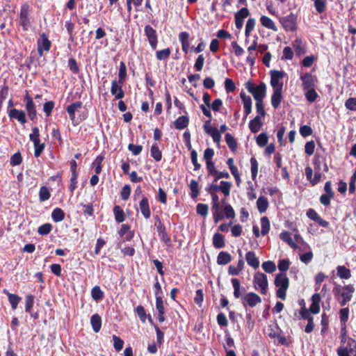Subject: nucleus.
<instances>
[{"label": "nucleus", "instance_id": "obj_1", "mask_svg": "<svg viewBox=\"0 0 356 356\" xmlns=\"http://www.w3.org/2000/svg\"><path fill=\"white\" fill-rule=\"evenodd\" d=\"M241 291H234V294L236 298L241 297L242 304L245 307L247 306L253 307L261 302V298L257 294L251 292L243 295Z\"/></svg>", "mask_w": 356, "mask_h": 356}, {"label": "nucleus", "instance_id": "obj_2", "mask_svg": "<svg viewBox=\"0 0 356 356\" xmlns=\"http://www.w3.org/2000/svg\"><path fill=\"white\" fill-rule=\"evenodd\" d=\"M245 88L251 93L256 102L263 101L266 92V84L263 82L255 86L254 83L248 81L245 83Z\"/></svg>", "mask_w": 356, "mask_h": 356}, {"label": "nucleus", "instance_id": "obj_3", "mask_svg": "<svg viewBox=\"0 0 356 356\" xmlns=\"http://www.w3.org/2000/svg\"><path fill=\"white\" fill-rule=\"evenodd\" d=\"M214 182L210 185H208L205 190L208 193H217L218 191H220L225 197H227L230 194L232 188V183L227 181H221L220 185H218Z\"/></svg>", "mask_w": 356, "mask_h": 356}, {"label": "nucleus", "instance_id": "obj_4", "mask_svg": "<svg viewBox=\"0 0 356 356\" xmlns=\"http://www.w3.org/2000/svg\"><path fill=\"white\" fill-rule=\"evenodd\" d=\"M30 6L28 3H24L21 6L20 12L19 15V24L22 26L24 31H28L31 24V21L29 17Z\"/></svg>", "mask_w": 356, "mask_h": 356}, {"label": "nucleus", "instance_id": "obj_5", "mask_svg": "<svg viewBox=\"0 0 356 356\" xmlns=\"http://www.w3.org/2000/svg\"><path fill=\"white\" fill-rule=\"evenodd\" d=\"M346 343V345L341 344L337 348L338 356H356V340L349 338Z\"/></svg>", "mask_w": 356, "mask_h": 356}, {"label": "nucleus", "instance_id": "obj_6", "mask_svg": "<svg viewBox=\"0 0 356 356\" xmlns=\"http://www.w3.org/2000/svg\"><path fill=\"white\" fill-rule=\"evenodd\" d=\"M280 22L286 31L293 32L297 30V16L292 13L281 17Z\"/></svg>", "mask_w": 356, "mask_h": 356}, {"label": "nucleus", "instance_id": "obj_7", "mask_svg": "<svg viewBox=\"0 0 356 356\" xmlns=\"http://www.w3.org/2000/svg\"><path fill=\"white\" fill-rule=\"evenodd\" d=\"M23 100L25 103V108L27 111L29 118L32 121L35 120L37 116V111L32 97L29 95L28 92H26L24 97Z\"/></svg>", "mask_w": 356, "mask_h": 356}, {"label": "nucleus", "instance_id": "obj_8", "mask_svg": "<svg viewBox=\"0 0 356 356\" xmlns=\"http://www.w3.org/2000/svg\"><path fill=\"white\" fill-rule=\"evenodd\" d=\"M270 86L273 88V90L280 88L282 86V88H283V82L280 81L282 80L286 75V73L283 71L278 70H271L270 72Z\"/></svg>", "mask_w": 356, "mask_h": 356}, {"label": "nucleus", "instance_id": "obj_9", "mask_svg": "<svg viewBox=\"0 0 356 356\" xmlns=\"http://www.w3.org/2000/svg\"><path fill=\"white\" fill-rule=\"evenodd\" d=\"M144 33L147 38L148 42L153 50H155L158 44V35L156 31L150 25H146L144 29Z\"/></svg>", "mask_w": 356, "mask_h": 356}, {"label": "nucleus", "instance_id": "obj_10", "mask_svg": "<svg viewBox=\"0 0 356 356\" xmlns=\"http://www.w3.org/2000/svg\"><path fill=\"white\" fill-rule=\"evenodd\" d=\"M300 80L302 81V87L303 90L315 88L318 81L316 76L312 75L309 72H306L302 74L300 76Z\"/></svg>", "mask_w": 356, "mask_h": 356}, {"label": "nucleus", "instance_id": "obj_11", "mask_svg": "<svg viewBox=\"0 0 356 356\" xmlns=\"http://www.w3.org/2000/svg\"><path fill=\"white\" fill-rule=\"evenodd\" d=\"M51 41L48 39L47 35L43 33L40 35L38 41V52L40 56H43V51H48L51 48Z\"/></svg>", "mask_w": 356, "mask_h": 356}, {"label": "nucleus", "instance_id": "obj_12", "mask_svg": "<svg viewBox=\"0 0 356 356\" xmlns=\"http://www.w3.org/2000/svg\"><path fill=\"white\" fill-rule=\"evenodd\" d=\"M249 15V10L246 7L241 8L238 12L235 13V26L237 29L240 30L242 29L243 25V20L248 17Z\"/></svg>", "mask_w": 356, "mask_h": 356}, {"label": "nucleus", "instance_id": "obj_13", "mask_svg": "<svg viewBox=\"0 0 356 356\" xmlns=\"http://www.w3.org/2000/svg\"><path fill=\"white\" fill-rule=\"evenodd\" d=\"M122 83H119V81H112L111 93L115 96V99H122L124 97V92L122 89Z\"/></svg>", "mask_w": 356, "mask_h": 356}, {"label": "nucleus", "instance_id": "obj_14", "mask_svg": "<svg viewBox=\"0 0 356 356\" xmlns=\"http://www.w3.org/2000/svg\"><path fill=\"white\" fill-rule=\"evenodd\" d=\"M8 114L10 118L16 119L22 124H24L27 122L26 118V113L23 110L11 108L8 111Z\"/></svg>", "mask_w": 356, "mask_h": 356}, {"label": "nucleus", "instance_id": "obj_15", "mask_svg": "<svg viewBox=\"0 0 356 356\" xmlns=\"http://www.w3.org/2000/svg\"><path fill=\"white\" fill-rule=\"evenodd\" d=\"M157 227V232L161 240L167 245L171 246V239L170 237L166 232L165 227L163 225L161 222L159 220V224H155Z\"/></svg>", "mask_w": 356, "mask_h": 356}, {"label": "nucleus", "instance_id": "obj_16", "mask_svg": "<svg viewBox=\"0 0 356 356\" xmlns=\"http://www.w3.org/2000/svg\"><path fill=\"white\" fill-rule=\"evenodd\" d=\"M275 284L278 289H287L289 287V279L286 274L280 273L276 275L275 279Z\"/></svg>", "mask_w": 356, "mask_h": 356}, {"label": "nucleus", "instance_id": "obj_17", "mask_svg": "<svg viewBox=\"0 0 356 356\" xmlns=\"http://www.w3.org/2000/svg\"><path fill=\"white\" fill-rule=\"evenodd\" d=\"M254 283L255 286H258L260 289H267V276L262 273H257L254 276Z\"/></svg>", "mask_w": 356, "mask_h": 356}, {"label": "nucleus", "instance_id": "obj_18", "mask_svg": "<svg viewBox=\"0 0 356 356\" xmlns=\"http://www.w3.org/2000/svg\"><path fill=\"white\" fill-rule=\"evenodd\" d=\"M283 99L282 86L280 88L273 90V93L271 96V104L273 107L276 109L277 108Z\"/></svg>", "mask_w": 356, "mask_h": 356}, {"label": "nucleus", "instance_id": "obj_19", "mask_svg": "<svg viewBox=\"0 0 356 356\" xmlns=\"http://www.w3.org/2000/svg\"><path fill=\"white\" fill-rule=\"evenodd\" d=\"M139 208L144 218L149 219L151 216V211L149 200L146 197H143L139 202Z\"/></svg>", "mask_w": 356, "mask_h": 356}, {"label": "nucleus", "instance_id": "obj_20", "mask_svg": "<svg viewBox=\"0 0 356 356\" xmlns=\"http://www.w3.org/2000/svg\"><path fill=\"white\" fill-rule=\"evenodd\" d=\"M189 33L183 31L179 34V40L181 43V48L185 54H188L190 47Z\"/></svg>", "mask_w": 356, "mask_h": 356}, {"label": "nucleus", "instance_id": "obj_21", "mask_svg": "<svg viewBox=\"0 0 356 356\" xmlns=\"http://www.w3.org/2000/svg\"><path fill=\"white\" fill-rule=\"evenodd\" d=\"M245 259L249 266L256 269L259 266V259L256 257L254 252L249 251L245 254Z\"/></svg>", "mask_w": 356, "mask_h": 356}, {"label": "nucleus", "instance_id": "obj_22", "mask_svg": "<svg viewBox=\"0 0 356 356\" xmlns=\"http://www.w3.org/2000/svg\"><path fill=\"white\" fill-rule=\"evenodd\" d=\"M262 125L261 118L259 115H257L250 121L249 128L252 133L255 134L260 130Z\"/></svg>", "mask_w": 356, "mask_h": 356}, {"label": "nucleus", "instance_id": "obj_23", "mask_svg": "<svg viewBox=\"0 0 356 356\" xmlns=\"http://www.w3.org/2000/svg\"><path fill=\"white\" fill-rule=\"evenodd\" d=\"M188 124L189 118L187 115H181L174 122V125L178 130H181L186 128Z\"/></svg>", "mask_w": 356, "mask_h": 356}, {"label": "nucleus", "instance_id": "obj_24", "mask_svg": "<svg viewBox=\"0 0 356 356\" xmlns=\"http://www.w3.org/2000/svg\"><path fill=\"white\" fill-rule=\"evenodd\" d=\"M82 102H74L71 104H70L66 110H67V112L69 114V116H70V118L72 121H74V119H75V112L76 111H77L79 108H81L82 107Z\"/></svg>", "mask_w": 356, "mask_h": 356}, {"label": "nucleus", "instance_id": "obj_25", "mask_svg": "<svg viewBox=\"0 0 356 356\" xmlns=\"http://www.w3.org/2000/svg\"><path fill=\"white\" fill-rule=\"evenodd\" d=\"M280 238L281 240L286 243L291 248L294 250H296L298 246L294 241H293L291 234L287 231H284L280 234Z\"/></svg>", "mask_w": 356, "mask_h": 356}, {"label": "nucleus", "instance_id": "obj_26", "mask_svg": "<svg viewBox=\"0 0 356 356\" xmlns=\"http://www.w3.org/2000/svg\"><path fill=\"white\" fill-rule=\"evenodd\" d=\"M90 323L95 332H99L102 327V318L98 314H93L90 318Z\"/></svg>", "mask_w": 356, "mask_h": 356}, {"label": "nucleus", "instance_id": "obj_27", "mask_svg": "<svg viewBox=\"0 0 356 356\" xmlns=\"http://www.w3.org/2000/svg\"><path fill=\"white\" fill-rule=\"evenodd\" d=\"M260 22L262 26H264V27H266L268 29H271L274 31H277V28L275 26L274 22L270 17H268L267 16L262 15L260 17Z\"/></svg>", "mask_w": 356, "mask_h": 356}, {"label": "nucleus", "instance_id": "obj_28", "mask_svg": "<svg viewBox=\"0 0 356 356\" xmlns=\"http://www.w3.org/2000/svg\"><path fill=\"white\" fill-rule=\"evenodd\" d=\"M232 261V256L227 252H220L217 257V263L218 265H225Z\"/></svg>", "mask_w": 356, "mask_h": 356}, {"label": "nucleus", "instance_id": "obj_29", "mask_svg": "<svg viewBox=\"0 0 356 356\" xmlns=\"http://www.w3.org/2000/svg\"><path fill=\"white\" fill-rule=\"evenodd\" d=\"M213 245L217 249L223 248L225 245L224 236L220 233L214 234L213 236Z\"/></svg>", "mask_w": 356, "mask_h": 356}, {"label": "nucleus", "instance_id": "obj_30", "mask_svg": "<svg viewBox=\"0 0 356 356\" xmlns=\"http://www.w3.org/2000/svg\"><path fill=\"white\" fill-rule=\"evenodd\" d=\"M268 204L267 198L264 196H260L257 201V207L261 213L266 211Z\"/></svg>", "mask_w": 356, "mask_h": 356}, {"label": "nucleus", "instance_id": "obj_31", "mask_svg": "<svg viewBox=\"0 0 356 356\" xmlns=\"http://www.w3.org/2000/svg\"><path fill=\"white\" fill-rule=\"evenodd\" d=\"M337 274L341 279L347 280L350 277V270L344 266H338L337 267Z\"/></svg>", "mask_w": 356, "mask_h": 356}, {"label": "nucleus", "instance_id": "obj_32", "mask_svg": "<svg viewBox=\"0 0 356 356\" xmlns=\"http://www.w3.org/2000/svg\"><path fill=\"white\" fill-rule=\"evenodd\" d=\"M225 142L231 151L235 152L237 149V143L233 136L227 133L225 136Z\"/></svg>", "mask_w": 356, "mask_h": 356}, {"label": "nucleus", "instance_id": "obj_33", "mask_svg": "<svg viewBox=\"0 0 356 356\" xmlns=\"http://www.w3.org/2000/svg\"><path fill=\"white\" fill-rule=\"evenodd\" d=\"M52 220L55 222H61L65 218V213L60 208H56L51 213Z\"/></svg>", "mask_w": 356, "mask_h": 356}, {"label": "nucleus", "instance_id": "obj_34", "mask_svg": "<svg viewBox=\"0 0 356 356\" xmlns=\"http://www.w3.org/2000/svg\"><path fill=\"white\" fill-rule=\"evenodd\" d=\"M113 213L117 222H122L124 220V213L120 206L115 205L113 207Z\"/></svg>", "mask_w": 356, "mask_h": 356}, {"label": "nucleus", "instance_id": "obj_35", "mask_svg": "<svg viewBox=\"0 0 356 356\" xmlns=\"http://www.w3.org/2000/svg\"><path fill=\"white\" fill-rule=\"evenodd\" d=\"M151 156L156 161H160L162 159V153L156 143L152 145L150 149Z\"/></svg>", "mask_w": 356, "mask_h": 356}, {"label": "nucleus", "instance_id": "obj_36", "mask_svg": "<svg viewBox=\"0 0 356 356\" xmlns=\"http://www.w3.org/2000/svg\"><path fill=\"white\" fill-rule=\"evenodd\" d=\"M119 83H124L127 79V67L123 61L120 63V68L118 72Z\"/></svg>", "mask_w": 356, "mask_h": 356}, {"label": "nucleus", "instance_id": "obj_37", "mask_svg": "<svg viewBox=\"0 0 356 356\" xmlns=\"http://www.w3.org/2000/svg\"><path fill=\"white\" fill-rule=\"evenodd\" d=\"M4 292L7 294L8 297L9 302L11 305V307L13 309H16L18 305V303L21 300V298L17 295L13 294L8 293L7 291H4Z\"/></svg>", "mask_w": 356, "mask_h": 356}, {"label": "nucleus", "instance_id": "obj_38", "mask_svg": "<svg viewBox=\"0 0 356 356\" xmlns=\"http://www.w3.org/2000/svg\"><path fill=\"white\" fill-rule=\"evenodd\" d=\"M162 291H156V307L158 310L159 313H165V308L163 306V301L160 296V293H161Z\"/></svg>", "mask_w": 356, "mask_h": 356}, {"label": "nucleus", "instance_id": "obj_39", "mask_svg": "<svg viewBox=\"0 0 356 356\" xmlns=\"http://www.w3.org/2000/svg\"><path fill=\"white\" fill-rule=\"evenodd\" d=\"M189 187L191 191V197L193 199L196 198L200 193L198 182L194 179H192L190 182Z\"/></svg>", "mask_w": 356, "mask_h": 356}, {"label": "nucleus", "instance_id": "obj_40", "mask_svg": "<svg viewBox=\"0 0 356 356\" xmlns=\"http://www.w3.org/2000/svg\"><path fill=\"white\" fill-rule=\"evenodd\" d=\"M256 24V20L254 18H249L245 24V35L246 38H249L251 32L254 29Z\"/></svg>", "mask_w": 356, "mask_h": 356}, {"label": "nucleus", "instance_id": "obj_41", "mask_svg": "<svg viewBox=\"0 0 356 356\" xmlns=\"http://www.w3.org/2000/svg\"><path fill=\"white\" fill-rule=\"evenodd\" d=\"M261 234L263 236L267 234L270 230V221L266 216L261 218Z\"/></svg>", "mask_w": 356, "mask_h": 356}, {"label": "nucleus", "instance_id": "obj_42", "mask_svg": "<svg viewBox=\"0 0 356 356\" xmlns=\"http://www.w3.org/2000/svg\"><path fill=\"white\" fill-rule=\"evenodd\" d=\"M305 90V97L309 102H314L318 97V94L315 90V88H307Z\"/></svg>", "mask_w": 356, "mask_h": 356}, {"label": "nucleus", "instance_id": "obj_43", "mask_svg": "<svg viewBox=\"0 0 356 356\" xmlns=\"http://www.w3.org/2000/svg\"><path fill=\"white\" fill-rule=\"evenodd\" d=\"M9 92V87L7 85L0 86V110H1L3 101L6 99Z\"/></svg>", "mask_w": 356, "mask_h": 356}, {"label": "nucleus", "instance_id": "obj_44", "mask_svg": "<svg viewBox=\"0 0 356 356\" xmlns=\"http://www.w3.org/2000/svg\"><path fill=\"white\" fill-rule=\"evenodd\" d=\"M65 27L66 28L67 33L70 36V40L71 42H73L74 40V24L72 23L71 20H67L65 22Z\"/></svg>", "mask_w": 356, "mask_h": 356}, {"label": "nucleus", "instance_id": "obj_45", "mask_svg": "<svg viewBox=\"0 0 356 356\" xmlns=\"http://www.w3.org/2000/svg\"><path fill=\"white\" fill-rule=\"evenodd\" d=\"M171 54L170 48L157 51L156 53V58L159 60H165L169 58Z\"/></svg>", "mask_w": 356, "mask_h": 356}, {"label": "nucleus", "instance_id": "obj_46", "mask_svg": "<svg viewBox=\"0 0 356 356\" xmlns=\"http://www.w3.org/2000/svg\"><path fill=\"white\" fill-rule=\"evenodd\" d=\"M104 159V156L99 155L97 156L95 160L93 162V166L95 168V172L97 175L99 174L102 171V163Z\"/></svg>", "mask_w": 356, "mask_h": 356}, {"label": "nucleus", "instance_id": "obj_47", "mask_svg": "<svg viewBox=\"0 0 356 356\" xmlns=\"http://www.w3.org/2000/svg\"><path fill=\"white\" fill-rule=\"evenodd\" d=\"M262 268L268 273H273L276 269V266L274 262L271 261H264L262 264Z\"/></svg>", "mask_w": 356, "mask_h": 356}, {"label": "nucleus", "instance_id": "obj_48", "mask_svg": "<svg viewBox=\"0 0 356 356\" xmlns=\"http://www.w3.org/2000/svg\"><path fill=\"white\" fill-rule=\"evenodd\" d=\"M50 196L51 194L47 187L42 186L40 188L39 193V198L41 202L49 200Z\"/></svg>", "mask_w": 356, "mask_h": 356}, {"label": "nucleus", "instance_id": "obj_49", "mask_svg": "<svg viewBox=\"0 0 356 356\" xmlns=\"http://www.w3.org/2000/svg\"><path fill=\"white\" fill-rule=\"evenodd\" d=\"M52 226L49 223H45L40 226L38 229V232L40 235H47L51 232Z\"/></svg>", "mask_w": 356, "mask_h": 356}, {"label": "nucleus", "instance_id": "obj_50", "mask_svg": "<svg viewBox=\"0 0 356 356\" xmlns=\"http://www.w3.org/2000/svg\"><path fill=\"white\" fill-rule=\"evenodd\" d=\"M209 207L206 204L199 203L196 207V211L199 215L205 217L208 214Z\"/></svg>", "mask_w": 356, "mask_h": 356}, {"label": "nucleus", "instance_id": "obj_51", "mask_svg": "<svg viewBox=\"0 0 356 356\" xmlns=\"http://www.w3.org/2000/svg\"><path fill=\"white\" fill-rule=\"evenodd\" d=\"M345 107L351 111H356V97H350L345 102Z\"/></svg>", "mask_w": 356, "mask_h": 356}, {"label": "nucleus", "instance_id": "obj_52", "mask_svg": "<svg viewBox=\"0 0 356 356\" xmlns=\"http://www.w3.org/2000/svg\"><path fill=\"white\" fill-rule=\"evenodd\" d=\"M326 4L325 0H314V6L318 13H322L325 10Z\"/></svg>", "mask_w": 356, "mask_h": 356}, {"label": "nucleus", "instance_id": "obj_53", "mask_svg": "<svg viewBox=\"0 0 356 356\" xmlns=\"http://www.w3.org/2000/svg\"><path fill=\"white\" fill-rule=\"evenodd\" d=\"M250 164L252 178L254 180L256 178L258 172V162L255 158L252 157L250 159Z\"/></svg>", "mask_w": 356, "mask_h": 356}, {"label": "nucleus", "instance_id": "obj_54", "mask_svg": "<svg viewBox=\"0 0 356 356\" xmlns=\"http://www.w3.org/2000/svg\"><path fill=\"white\" fill-rule=\"evenodd\" d=\"M349 309L348 307L343 308L339 312V318L342 325H346V322L348 319Z\"/></svg>", "mask_w": 356, "mask_h": 356}, {"label": "nucleus", "instance_id": "obj_55", "mask_svg": "<svg viewBox=\"0 0 356 356\" xmlns=\"http://www.w3.org/2000/svg\"><path fill=\"white\" fill-rule=\"evenodd\" d=\"M54 106L55 103L54 101H49L44 104L43 111L45 113L47 117L51 116Z\"/></svg>", "mask_w": 356, "mask_h": 356}, {"label": "nucleus", "instance_id": "obj_56", "mask_svg": "<svg viewBox=\"0 0 356 356\" xmlns=\"http://www.w3.org/2000/svg\"><path fill=\"white\" fill-rule=\"evenodd\" d=\"M34 297L32 295H28L25 298V311L31 313V308L33 306Z\"/></svg>", "mask_w": 356, "mask_h": 356}, {"label": "nucleus", "instance_id": "obj_57", "mask_svg": "<svg viewBox=\"0 0 356 356\" xmlns=\"http://www.w3.org/2000/svg\"><path fill=\"white\" fill-rule=\"evenodd\" d=\"M22 162V157L20 152L15 153L10 158V163L13 166L18 165Z\"/></svg>", "mask_w": 356, "mask_h": 356}, {"label": "nucleus", "instance_id": "obj_58", "mask_svg": "<svg viewBox=\"0 0 356 356\" xmlns=\"http://www.w3.org/2000/svg\"><path fill=\"white\" fill-rule=\"evenodd\" d=\"M209 135L212 137L214 143H216L217 145L220 144L221 140V134L216 127H213L211 132H210Z\"/></svg>", "mask_w": 356, "mask_h": 356}, {"label": "nucleus", "instance_id": "obj_59", "mask_svg": "<svg viewBox=\"0 0 356 356\" xmlns=\"http://www.w3.org/2000/svg\"><path fill=\"white\" fill-rule=\"evenodd\" d=\"M129 229H130L129 225H128L127 224H123V225H122L121 229L119 231V234L120 235V236H124V235H127L126 239L129 240L132 237V235L130 233H129Z\"/></svg>", "mask_w": 356, "mask_h": 356}, {"label": "nucleus", "instance_id": "obj_60", "mask_svg": "<svg viewBox=\"0 0 356 356\" xmlns=\"http://www.w3.org/2000/svg\"><path fill=\"white\" fill-rule=\"evenodd\" d=\"M29 139L33 143H36L40 140V130L37 127H34L32 128V133L29 135Z\"/></svg>", "mask_w": 356, "mask_h": 356}, {"label": "nucleus", "instance_id": "obj_61", "mask_svg": "<svg viewBox=\"0 0 356 356\" xmlns=\"http://www.w3.org/2000/svg\"><path fill=\"white\" fill-rule=\"evenodd\" d=\"M36 143H33L34 145V155L35 157H38L41 155L42 151L44 150L45 147L44 143H41L40 140H38V142H35Z\"/></svg>", "mask_w": 356, "mask_h": 356}, {"label": "nucleus", "instance_id": "obj_62", "mask_svg": "<svg viewBox=\"0 0 356 356\" xmlns=\"http://www.w3.org/2000/svg\"><path fill=\"white\" fill-rule=\"evenodd\" d=\"M257 143L260 147L265 146L268 141V138L266 134L261 133L257 137Z\"/></svg>", "mask_w": 356, "mask_h": 356}, {"label": "nucleus", "instance_id": "obj_63", "mask_svg": "<svg viewBox=\"0 0 356 356\" xmlns=\"http://www.w3.org/2000/svg\"><path fill=\"white\" fill-rule=\"evenodd\" d=\"M68 67L74 74H77L79 72V67L77 65L76 59L74 58H70L68 60Z\"/></svg>", "mask_w": 356, "mask_h": 356}, {"label": "nucleus", "instance_id": "obj_64", "mask_svg": "<svg viewBox=\"0 0 356 356\" xmlns=\"http://www.w3.org/2000/svg\"><path fill=\"white\" fill-rule=\"evenodd\" d=\"M225 88L227 93L232 92L236 89L234 82L231 79H226L225 81Z\"/></svg>", "mask_w": 356, "mask_h": 356}]
</instances>
